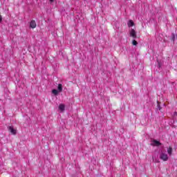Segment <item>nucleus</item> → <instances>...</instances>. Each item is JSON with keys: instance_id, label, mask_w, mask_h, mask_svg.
Wrapping results in <instances>:
<instances>
[{"instance_id": "13", "label": "nucleus", "mask_w": 177, "mask_h": 177, "mask_svg": "<svg viewBox=\"0 0 177 177\" xmlns=\"http://www.w3.org/2000/svg\"><path fill=\"white\" fill-rule=\"evenodd\" d=\"M158 110H161V106H160V103L158 102Z\"/></svg>"}, {"instance_id": "2", "label": "nucleus", "mask_w": 177, "mask_h": 177, "mask_svg": "<svg viewBox=\"0 0 177 177\" xmlns=\"http://www.w3.org/2000/svg\"><path fill=\"white\" fill-rule=\"evenodd\" d=\"M37 27V22H35V20H32L30 22V28H35Z\"/></svg>"}, {"instance_id": "7", "label": "nucleus", "mask_w": 177, "mask_h": 177, "mask_svg": "<svg viewBox=\"0 0 177 177\" xmlns=\"http://www.w3.org/2000/svg\"><path fill=\"white\" fill-rule=\"evenodd\" d=\"M58 109L59 110H60V111H64L66 106H64V104H61L59 105Z\"/></svg>"}, {"instance_id": "12", "label": "nucleus", "mask_w": 177, "mask_h": 177, "mask_svg": "<svg viewBox=\"0 0 177 177\" xmlns=\"http://www.w3.org/2000/svg\"><path fill=\"white\" fill-rule=\"evenodd\" d=\"M132 44H133V45L136 46V45H138V41H136V40H133Z\"/></svg>"}, {"instance_id": "6", "label": "nucleus", "mask_w": 177, "mask_h": 177, "mask_svg": "<svg viewBox=\"0 0 177 177\" xmlns=\"http://www.w3.org/2000/svg\"><path fill=\"white\" fill-rule=\"evenodd\" d=\"M127 26H128V27H133V26H135V23L133 22V21H132L131 19H130V20L127 22Z\"/></svg>"}, {"instance_id": "1", "label": "nucleus", "mask_w": 177, "mask_h": 177, "mask_svg": "<svg viewBox=\"0 0 177 177\" xmlns=\"http://www.w3.org/2000/svg\"><path fill=\"white\" fill-rule=\"evenodd\" d=\"M159 158L162 161H168V158H169L168 154L166 153H164L163 151H161Z\"/></svg>"}, {"instance_id": "4", "label": "nucleus", "mask_w": 177, "mask_h": 177, "mask_svg": "<svg viewBox=\"0 0 177 177\" xmlns=\"http://www.w3.org/2000/svg\"><path fill=\"white\" fill-rule=\"evenodd\" d=\"M8 131L12 134L16 135V130L13 128V127H8Z\"/></svg>"}, {"instance_id": "15", "label": "nucleus", "mask_w": 177, "mask_h": 177, "mask_svg": "<svg viewBox=\"0 0 177 177\" xmlns=\"http://www.w3.org/2000/svg\"><path fill=\"white\" fill-rule=\"evenodd\" d=\"M0 21H2V17L0 15Z\"/></svg>"}, {"instance_id": "11", "label": "nucleus", "mask_w": 177, "mask_h": 177, "mask_svg": "<svg viewBox=\"0 0 177 177\" xmlns=\"http://www.w3.org/2000/svg\"><path fill=\"white\" fill-rule=\"evenodd\" d=\"M171 41H172L173 43L175 42V34L174 33L171 34Z\"/></svg>"}, {"instance_id": "3", "label": "nucleus", "mask_w": 177, "mask_h": 177, "mask_svg": "<svg viewBox=\"0 0 177 177\" xmlns=\"http://www.w3.org/2000/svg\"><path fill=\"white\" fill-rule=\"evenodd\" d=\"M161 142H160L159 141H157V140H153L152 141V146H161Z\"/></svg>"}, {"instance_id": "14", "label": "nucleus", "mask_w": 177, "mask_h": 177, "mask_svg": "<svg viewBox=\"0 0 177 177\" xmlns=\"http://www.w3.org/2000/svg\"><path fill=\"white\" fill-rule=\"evenodd\" d=\"M50 2L53 3V2H55V0H50Z\"/></svg>"}, {"instance_id": "5", "label": "nucleus", "mask_w": 177, "mask_h": 177, "mask_svg": "<svg viewBox=\"0 0 177 177\" xmlns=\"http://www.w3.org/2000/svg\"><path fill=\"white\" fill-rule=\"evenodd\" d=\"M130 36L136 38V32L133 29L130 30Z\"/></svg>"}, {"instance_id": "9", "label": "nucleus", "mask_w": 177, "mask_h": 177, "mask_svg": "<svg viewBox=\"0 0 177 177\" xmlns=\"http://www.w3.org/2000/svg\"><path fill=\"white\" fill-rule=\"evenodd\" d=\"M167 153H168L169 156H171V154H172V147H169L167 149Z\"/></svg>"}, {"instance_id": "8", "label": "nucleus", "mask_w": 177, "mask_h": 177, "mask_svg": "<svg viewBox=\"0 0 177 177\" xmlns=\"http://www.w3.org/2000/svg\"><path fill=\"white\" fill-rule=\"evenodd\" d=\"M57 89H58L59 92H62V91H63V86L62 85V84H58Z\"/></svg>"}, {"instance_id": "10", "label": "nucleus", "mask_w": 177, "mask_h": 177, "mask_svg": "<svg viewBox=\"0 0 177 177\" xmlns=\"http://www.w3.org/2000/svg\"><path fill=\"white\" fill-rule=\"evenodd\" d=\"M52 93H53V95H55V96L59 94V91L56 89H53Z\"/></svg>"}]
</instances>
